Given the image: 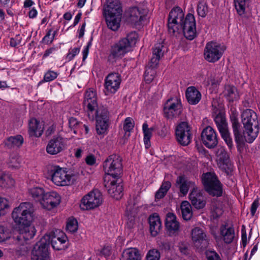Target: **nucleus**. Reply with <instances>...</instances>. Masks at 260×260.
<instances>
[{
	"label": "nucleus",
	"instance_id": "nucleus-28",
	"mask_svg": "<svg viewBox=\"0 0 260 260\" xmlns=\"http://www.w3.org/2000/svg\"><path fill=\"white\" fill-rule=\"evenodd\" d=\"M24 139L21 135L11 136L7 138L5 142V146L9 149H16L20 148L23 143Z\"/></svg>",
	"mask_w": 260,
	"mask_h": 260
},
{
	"label": "nucleus",
	"instance_id": "nucleus-13",
	"mask_svg": "<svg viewBox=\"0 0 260 260\" xmlns=\"http://www.w3.org/2000/svg\"><path fill=\"white\" fill-rule=\"evenodd\" d=\"M51 180L58 186H66L72 184L74 180V176L67 174V172L61 168L54 167L51 170Z\"/></svg>",
	"mask_w": 260,
	"mask_h": 260
},
{
	"label": "nucleus",
	"instance_id": "nucleus-8",
	"mask_svg": "<svg viewBox=\"0 0 260 260\" xmlns=\"http://www.w3.org/2000/svg\"><path fill=\"white\" fill-rule=\"evenodd\" d=\"M164 49V46L162 43H158L154 45L152 52L153 56L148 64L149 68L144 73V78L147 83L151 82L153 79V74L155 72L153 69L157 67L160 57L163 56L165 52Z\"/></svg>",
	"mask_w": 260,
	"mask_h": 260
},
{
	"label": "nucleus",
	"instance_id": "nucleus-25",
	"mask_svg": "<svg viewBox=\"0 0 260 260\" xmlns=\"http://www.w3.org/2000/svg\"><path fill=\"white\" fill-rule=\"evenodd\" d=\"M165 225L169 234H175L179 229V223L176 220V216L172 213H168L166 218Z\"/></svg>",
	"mask_w": 260,
	"mask_h": 260
},
{
	"label": "nucleus",
	"instance_id": "nucleus-61",
	"mask_svg": "<svg viewBox=\"0 0 260 260\" xmlns=\"http://www.w3.org/2000/svg\"><path fill=\"white\" fill-rule=\"evenodd\" d=\"M171 183L170 181H164L162 183L159 189H161V190L164 191L165 192L167 193L168 192V191L169 190V189H170V188L171 187Z\"/></svg>",
	"mask_w": 260,
	"mask_h": 260
},
{
	"label": "nucleus",
	"instance_id": "nucleus-26",
	"mask_svg": "<svg viewBox=\"0 0 260 260\" xmlns=\"http://www.w3.org/2000/svg\"><path fill=\"white\" fill-rule=\"evenodd\" d=\"M176 184L179 185L180 192L184 196L186 195L189 188H197L194 182L187 179L184 176H179L176 180Z\"/></svg>",
	"mask_w": 260,
	"mask_h": 260
},
{
	"label": "nucleus",
	"instance_id": "nucleus-22",
	"mask_svg": "<svg viewBox=\"0 0 260 260\" xmlns=\"http://www.w3.org/2000/svg\"><path fill=\"white\" fill-rule=\"evenodd\" d=\"M105 16L122 17V10L121 4L118 0H109L107 5L104 9Z\"/></svg>",
	"mask_w": 260,
	"mask_h": 260
},
{
	"label": "nucleus",
	"instance_id": "nucleus-15",
	"mask_svg": "<svg viewBox=\"0 0 260 260\" xmlns=\"http://www.w3.org/2000/svg\"><path fill=\"white\" fill-rule=\"evenodd\" d=\"M191 237L194 245L198 249L204 250L209 245V237L202 229L196 227L191 231Z\"/></svg>",
	"mask_w": 260,
	"mask_h": 260
},
{
	"label": "nucleus",
	"instance_id": "nucleus-29",
	"mask_svg": "<svg viewBox=\"0 0 260 260\" xmlns=\"http://www.w3.org/2000/svg\"><path fill=\"white\" fill-rule=\"evenodd\" d=\"M150 232L153 236H156L161 229V223L158 215H151L149 218Z\"/></svg>",
	"mask_w": 260,
	"mask_h": 260
},
{
	"label": "nucleus",
	"instance_id": "nucleus-56",
	"mask_svg": "<svg viewBox=\"0 0 260 260\" xmlns=\"http://www.w3.org/2000/svg\"><path fill=\"white\" fill-rule=\"evenodd\" d=\"M206 255L208 260H221L218 254L215 251H208Z\"/></svg>",
	"mask_w": 260,
	"mask_h": 260
},
{
	"label": "nucleus",
	"instance_id": "nucleus-60",
	"mask_svg": "<svg viewBox=\"0 0 260 260\" xmlns=\"http://www.w3.org/2000/svg\"><path fill=\"white\" fill-rule=\"evenodd\" d=\"M5 228L0 225V242H4L8 238L6 232Z\"/></svg>",
	"mask_w": 260,
	"mask_h": 260
},
{
	"label": "nucleus",
	"instance_id": "nucleus-42",
	"mask_svg": "<svg viewBox=\"0 0 260 260\" xmlns=\"http://www.w3.org/2000/svg\"><path fill=\"white\" fill-rule=\"evenodd\" d=\"M109 120L96 119V130L99 135L104 134L107 130Z\"/></svg>",
	"mask_w": 260,
	"mask_h": 260
},
{
	"label": "nucleus",
	"instance_id": "nucleus-44",
	"mask_svg": "<svg viewBox=\"0 0 260 260\" xmlns=\"http://www.w3.org/2000/svg\"><path fill=\"white\" fill-rule=\"evenodd\" d=\"M197 12L198 15L202 17H205L207 15L208 12V7L207 2L204 0H202L199 2Z\"/></svg>",
	"mask_w": 260,
	"mask_h": 260
},
{
	"label": "nucleus",
	"instance_id": "nucleus-48",
	"mask_svg": "<svg viewBox=\"0 0 260 260\" xmlns=\"http://www.w3.org/2000/svg\"><path fill=\"white\" fill-rule=\"evenodd\" d=\"M220 133L222 138L225 141L229 148L232 149L233 148V143L229 129Z\"/></svg>",
	"mask_w": 260,
	"mask_h": 260
},
{
	"label": "nucleus",
	"instance_id": "nucleus-2",
	"mask_svg": "<svg viewBox=\"0 0 260 260\" xmlns=\"http://www.w3.org/2000/svg\"><path fill=\"white\" fill-rule=\"evenodd\" d=\"M138 35L135 32H131L126 37L120 40L111 46L109 59L116 61L121 58L126 53L131 51L132 47L136 43Z\"/></svg>",
	"mask_w": 260,
	"mask_h": 260
},
{
	"label": "nucleus",
	"instance_id": "nucleus-39",
	"mask_svg": "<svg viewBox=\"0 0 260 260\" xmlns=\"http://www.w3.org/2000/svg\"><path fill=\"white\" fill-rule=\"evenodd\" d=\"M14 180L6 174H0V186L3 188L10 187L14 184Z\"/></svg>",
	"mask_w": 260,
	"mask_h": 260
},
{
	"label": "nucleus",
	"instance_id": "nucleus-20",
	"mask_svg": "<svg viewBox=\"0 0 260 260\" xmlns=\"http://www.w3.org/2000/svg\"><path fill=\"white\" fill-rule=\"evenodd\" d=\"M121 82V76L119 74H109L105 80V86L107 91L112 93H115L119 88Z\"/></svg>",
	"mask_w": 260,
	"mask_h": 260
},
{
	"label": "nucleus",
	"instance_id": "nucleus-21",
	"mask_svg": "<svg viewBox=\"0 0 260 260\" xmlns=\"http://www.w3.org/2000/svg\"><path fill=\"white\" fill-rule=\"evenodd\" d=\"M60 202V197L55 192L46 193L39 204L41 207L50 210L56 207Z\"/></svg>",
	"mask_w": 260,
	"mask_h": 260
},
{
	"label": "nucleus",
	"instance_id": "nucleus-33",
	"mask_svg": "<svg viewBox=\"0 0 260 260\" xmlns=\"http://www.w3.org/2000/svg\"><path fill=\"white\" fill-rule=\"evenodd\" d=\"M105 16L108 27L113 31H116L120 27L122 17Z\"/></svg>",
	"mask_w": 260,
	"mask_h": 260
},
{
	"label": "nucleus",
	"instance_id": "nucleus-40",
	"mask_svg": "<svg viewBox=\"0 0 260 260\" xmlns=\"http://www.w3.org/2000/svg\"><path fill=\"white\" fill-rule=\"evenodd\" d=\"M225 94L230 101L237 100L239 98V95L237 88L234 86L228 85L225 88Z\"/></svg>",
	"mask_w": 260,
	"mask_h": 260
},
{
	"label": "nucleus",
	"instance_id": "nucleus-10",
	"mask_svg": "<svg viewBox=\"0 0 260 260\" xmlns=\"http://www.w3.org/2000/svg\"><path fill=\"white\" fill-rule=\"evenodd\" d=\"M50 244V236L45 234L34 246V260H47Z\"/></svg>",
	"mask_w": 260,
	"mask_h": 260
},
{
	"label": "nucleus",
	"instance_id": "nucleus-27",
	"mask_svg": "<svg viewBox=\"0 0 260 260\" xmlns=\"http://www.w3.org/2000/svg\"><path fill=\"white\" fill-rule=\"evenodd\" d=\"M186 98L187 102L191 105L197 104L201 99V93L194 86H190L186 89Z\"/></svg>",
	"mask_w": 260,
	"mask_h": 260
},
{
	"label": "nucleus",
	"instance_id": "nucleus-53",
	"mask_svg": "<svg viewBox=\"0 0 260 260\" xmlns=\"http://www.w3.org/2000/svg\"><path fill=\"white\" fill-rule=\"evenodd\" d=\"M51 32L52 30L50 29L44 37L43 40L45 43L49 44L51 43L53 41L54 36L56 33V31H54L52 34H51Z\"/></svg>",
	"mask_w": 260,
	"mask_h": 260
},
{
	"label": "nucleus",
	"instance_id": "nucleus-3",
	"mask_svg": "<svg viewBox=\"0 0 260 260\" xmlns=\"http://www.w3.org/2000/svg\"><path fill=\"white\" fill-rule=\"evenodd\" d=\"M83 105L88 112L92 113L95 110L96 119L109 120V112L103 106H98L95 91L92 88L88 89L85 93Z\"/></svg>",
	"mask_w": 260,
	"mask_h": 260
},
{
	"label": "nucleus",
	"instance_id": "nucleus-23",
	"mask_svg": "<svg viewBox=\"0 0 260 260\" xmlns=\"http://www.w3.org/2000/svg\"><path fill=\"white\" fill-rule=\"evenodd\" d=\"M64 147V142L63 138L60 136L54 137L49 141L46 151L49 154L54 155L61 152Z\"/></svg>",
	"mask_w": 260,
	"mask_h": 260
},
{
	"label": "nucleus",
	"instance_id": "nucleus-57",
	"mask_svg": "<svg viewBox=\"0 0 260 260\" xmlns=\"http://www.w3.org/2000/svg\"><path fill=\"white\" fill-rule=\"evenodd\" d=\"M21 38L20 35L16 36L14 38H11L10 40V45L12 47H16L20 44Z\"/></svg>",
	"mask_w": 260,
	"mask_h": 260
},
{
	"label": "nucleus",
	"instance_id": "nucleus-7",
	"mask_svg": "<svg viewBox=\"0 0 260 260\" xmlns=\"http://www.w3.org/2000/svg\"><path fill=\"white\" fill-rule=\"evenodd\" d=\"M202 181L206 190L210 195L216 197L222 196V184L214 173L208 172L204 174Z\"/></svg>",
	"mask_w": 260,
	"mask_h": 260
},
{
	"label": "nucleus",
	"instance_id": "nucleus-5",
	"mask_svg": "<svg viewBox=\"0 0 260 260\" xmlns=\"http://www.w3.org/2000/svg\"><path fill=\"white\" fill-rule=\"evenodd\" d=\"M242 122L246 133H249L250 138L246 140L251 143L257 137L259 132L258 122L256 114L251 109L244 110L241 114Z\"/></svg>",
	"mask_w": 260,
	"mask_h": 260
},
{
	"label": "nucleus",
	"instance_id": "nucleus-49",
	"mask_svg": "<svg viewBox=\"0 0 260 260\" xmlns=\"http://www.w3.org/2000/svg\"><path fill=\"white\" fill-rule=\"evenodd\" d=\"M234 3L238 13L240 15L244 14L245 9V0H234Z\"/></svg>",
	"mask_w": 260,
	"mask_h": 260
},
{
	"label": "nucleus",
	"instance_id": "nucleus-35",
	"mask_svg": "<svg viewBox=\"0 0 260 260\" xmlns=\"http://www.w3.org/2000/svg\"><path fill=\"white\" fill-rule=\"evenodd\" d=\"M181 210L183 218L189 220L192 216V207L188 201H184L181 204Z\"/></svg>",
	"mask_w": 260,
	"mask_h": 260
},
{
	"label": "nucleus",
	"instance_id": "nucleus-37",
	"mask_svg": "<svg viewBox=\"0 0 260 260\" xmlns=\"http://www.w3.org/2000/svg\"><path fill=\"white\" fill-rule=\"evenodd\" d=\"M16 1L17 0H0V3L3 7L6 8L7 14L13 16L16 10Z\"/></svg>",
	"mask_w": 260,
	"mask_h": 260
},
{
	"label": "nucleus",
	"instance_id": "nucleus-6",
	"mask_svg": "<svg viewBox=\"0 0 260 260\" xmlns=\"http://www.w3.org/2000/svg\"><path fill=\"white\" fill-rule=\"evenodd\" d=\"M103 170L105 173V176L108 178L115 179L121 178L123 172L122 159L116 154L109 156L103 164Z\"/></svg>",
	"mask_w": 260,
	"mask_h": 260
},
{
	"label": "nucleus",
	"instance_id": "nucleus-62",
	"mask_svg": "<svg viewBox=\"0 0 260 260\" xmlns=\"http://www.w3.org/2000/svg\"><path fill=\"white\" fill-rule=\"evenodd\" d=\"M222 210L219 208H215L212 212V215L213 218H217L219 217L222 214Z\"/></svg>",
	"mask_w": 260,
	"mask_h": 260
},
{
	"label": "nucleus",
	"instance_id": "nucleus-1",
	"mask_svg": "<svg viewBox=\"0 0 260 260\" xmlns=\"http://www.w3.org/2000/svg\"><path fill=\"white\" fill-rule=\"evenodd\" d=\"M184 15L179 7L174 8L171 11L168 17V31L171 35L175 36L182 31L187 39L192 40L196 36L194 17L189 13L184 20Z\"/></svg>",
	"mask_w": 260,
	"mask_h": 260
},
{
	"label": "nucleus",
	"instance_id": "nucleus-47",
	"mask_svg": "<svg viewBox=\"0 0 260 260\" xmlns=\"http://www.w3.org/2000/svg\"><path fill=\"white\" fill-rule=\"evenodd\" d=\"M44 123L35 119V125L34 126V136L40 137L44 132Z\"/></svg>",
	"mask_w": 260,
	"mask_h": 260
},
{
	"label": "nucleus",
	"instance_id": "nucleus-36",
	"mask_svg": "<svg viewBox=\"0 0 260 260\" xmlns=\"http://www.w3.org/2000/svg\"><path fill=\"white\" fill-rule=\"evenodd\" d=\"M142 128L144 133V142L145 147L148 148L150 146V138L152 137V133L154 128L153 127L148 128L147 123H143Z\"/></svg>",
	"mask_w": 260,
	"mask_h": 260
},
{
	"label": "nucleus",
	"instance_id": "nucleus-52",
	"mask_svg": "<svg viewBox=\"0 0 260 260\" xmlns=\"http://www.w3.org/2000/svg\"><path fill=\"white\" fill-rule=\"evenodd\" d=\"M20 160L18 155L16 154L11 155L9 160L10 167L18 168L19 167Z\"/></svg>",
	"mask_w": 260,
	"mask_h": 260
},
{
	"label": "nucleus",
	"instance_id": "nucleus-11",
	"mask_svg": "<svg viewBox=\"0 0 260 260\" xmlns=\"http://www.w3.org/2000/svg\"><path fill=\"white\" fill-rule=\"evenodd\" d=\"M108 178V176L104 178V184L109 194L112 198L118 200L123 195V185L121 178L114 179Z\"/></svg>",
	"mask_w": 260,
	"mask_h": 260
},
{
	"label": "nucleus",
	"instance_id": "nucleus-46",
	"mask_svg": "<svg viewBox=\"0 0 260 260\" xmlns=\"http://www.w3.org/2000/svg\"><path fill=\"white\" fill-rule=\"evenodd\" d=\"M9 208V201L5 198L0 197V216L5 215Z\"/></svg>",
	"mask_w": 260,
	"mask_h": 260
},
{
	"label": "nucleus",
	"instance_id": "nucleus-64",
	"mask_svg": "<svg viewBox=\"0 0 260 260\" xmlns=\"http://www.w3.org/2000/svg\"><path fill=\"white\" fill-rule=\"evenodd\" d=\"M168 133V128L166 125H164L158 132V134L161 137H165Z\"/></svg>",
	"mask_w": 260,
	"mask_h": 260
},
{
	"label": "nucleus",
	"instance_id": "nucleus-51",
	"mask_svg": "<svg viewBox=\"0 0 260 260\" xmlns=\"http://www.w3.org/2000/svg\"><path fill=\"white\" fill-rule=\"evenodd\" d=\"M66 229L70 233L76 232L78 229L77 221L75 219L69 220L67 222Z\"/></svg>",
	"mask_w": 260,
	"mask_h": 260
},
{
	"label": "nucleus",
	"instance_id": "nucleus-58",
	"mask_svg": "<svg viewBox=\"0 0 260 260\" xmlns=\"http://www.w3.org/2000/svg\"><path fill=\"white\" fill-rule=\"evenodd\" d=\"M259 200H258V199H256L253 201V202L252 203V204L251 205V208H250V212H251V214L252 216L254 215V214L256 212V211L258 207L259 206Z\"/></svg>",
	"mask_w": 260,
	"mask_h": 260
},
{
	"label": "nucleus",
	"instance_id": "nucleus-19",
	"mask_svg": "<svg viewBox=\"0 0 260 260\" xmlns=\"http://www.w3.org/2000/svg\"><path fill=\"white\" fill-rule=\"evenodd\" d=\"M48 235L50 236V243L54 250H60L64 249V244L67 239V237L62 232L55 230L52 231Z\"/></svg>",
	"mask_w": 260,
	"mask_h": 260
},
{
	"label": "nucleus",
	"instance_id": "nucleus-50",
	"mask_svg": "<svg viewBox=\"0 0 260 260\" xmlns=\"http://www.w3.org/2000/svg\"><path fill=\"white\" fill-rule=\"evenodd\" d=\"M160 257L158 250L153 249L150 250L146 256V260H159Z\"/></svg>",
	"mask_w": 260,
	"mask_h": 260
},
{
	"label": "nucleus",
	"instance_id": "nucleus-17",
	"mask_svg": "<svg viewBox=\"0 0 260 260\" xmlns=\"http://www.w3.org/2000/svg\"><path fill=\"white\" fill-rule=\"evenodd\" d=\"M223 54L220 46L213 42L208 43L204 49L205 58L209 62H215L218 60Z\"/></svg>",
	"mask_w": 260,
	"mask_h": 260
},
{
	"label": "nucleus",
	"instance_id": "nucleus-59",
	"mask_svg": "<svg viewBox=\"0 0 260 260\" xmlns=\"http://www.w3.org/2000/svg\"><path fill=\"white\" fill-rule=\"evenodd\" d=\"M79 124L80 122L75 118L71 117L69 120V127L71 129L76 128Z\"/></svg>",
	"mask_w": 260,
	"mask_h": 260
},
{
	"label": "nucleus",
	"instance_id": "nucleus-18",
	"mask_svg": "<svg viewBox=\"0 0 260 260\" xmlns=\"http://www.w3.org/2000/svg\"><path fill=\"white\" fill-rule=\"evenodd\" d=\"M201 139L204 145L210 149L216 147L218 142L216 132L210 126L203 129L201 133Z\"/></svg>",
	"mask_w": 260,
	"mask_h": 260
},
{
	"label": "nucleus",
	"instance_id": "nucleus-24",
	"mask_svg": "<svg viewBox=\"0 0 260 260\" xmlns=\"http://www.w3.org/2000/svg\"><path fill=\"white\" fill-rule=\"evenodd\" d=\"M189 199L191 205L197 209L204 208L206 205V201L201 192L199 191L197 188L192 189L189 194Z\"/></svg>",
	"mask_w": 260,
	"mask_h": 260
},
{
	"label": "nucleus",
	"instance_id": "nucleus-30",
	"mask_svg": "<svg viewBox=\"0 0 260 260\" xmlns=\"http://www.w3.org/2000/svg\"><path fill=\"white\" fill-rule=\"evenodd\" d=\"M120 260H141V256L137 248H129L123 251Z\"/></svg>",
	"mask_w": 260,
	"mask_h": 260
},
{
	"label": "nucleus",
	"instance_id": "nucleus-41",
	"mask_svg": "<svg viewBox=\"0 0 260 260\" xmlns=\"http://www.w3.org/2000/svg\"><path fill=\"white\" fill-rule=\"evenodd\" d=\"M45 194V190L43 187L34 186V202L39 204Z\"/></svg>",
	"mask_w": 260,
	"mask_h": 260
},
{
	"label": "nucleus",
	"instance_id": "nucleus-54",
	"mask_svg": "<svg viewBox=\"0 0 260 260\" xmlns=\"http://www.w3.org/2000/svg\"><path fill=\"white\" fill-rule=\"evenodd\" d=\"M57 76L56 72L53 71H48L47 72L44 77V80L46 82H49L55 79Z\"/></svg>",
	"mask_w": 260,
	"mask_h": 260
},
{
	"label": "nucleus",
	"instance_id": "nucleus-12",
	"mask_svg": "<svg viewBox=\"0 0 260 260\" xmlns=\"http://www.w3.org/2000/svg\"><path fill=\"white\" fill-rule=\"evenodd\" d=\"M102 201V196L100 191L94 189L82 198L80 207L83 210L93 209L101 205Z\"/></svg>",
	"mask_w": 260,
	"mask_h": 260
},
{
	"label": "nucleus",
	"instance_id": "nucleus-4",
	"mask_svg": "<svg viewBox=\"0 0 260 260\" xmlns=\"http://www.w3.org/2000/svg\"><path fill=\"white\" fill-rule=\"evenodd\" d=\"M12 217L16 224L23 228L30 226L32 221V204L23 202L14 209Z\"/></svg>",
	"mask_w": 260,
	"mask_h": 260
},
{
	"label": "nucleus",
	"instance_id": "nucleus-43",
	"mask_svg": "<svg viewBox=\"0 0 260 260\" xmlns=\"http://www.w3.org/2000/svg\"><path fill=\"white\" fill-rule=\"evenodd\" d=\"M32 238V234L29 231L26 230L22 231L19 235L17 237V240L19 241H21L22 240H24V242L22 244H27L31 243V240Z\"/></svg>",
	"mask_w": 260,
	"mask_h": 260
},
{
	"label": "nucleus",
	"instance_id": "nucleus-16",
	"mask_svg": "<svg viewBox=\"0 0 260 260\" xmlns=\"http://www.w3.org/2000/svg\"><path fill=\"white\" fill-rule=\"evenodd\" d=\"M164 112L165 116L168 119L178 117L182 112L180 100L177 98L168 100L165 104Z\"/></svg>",
	"mask_w": 260,
	"mask_h": 260
},
{
	"label": "nucleus",
	"instance_id": "nucleus-45",
	"mask_svg": "<svg viewBox=\"0 0 260 260\" xmlns=\"http://www.w3.org/2000/svg\"><path fill=\"white\" fill-rule=\"evenodd\" d=\"M134 121L131 117H127L124 120L123 124V129L125 131V136L129 137L130 136V132L134 127Z\"/></svg>",
	"mask_w": 260,
	"mask_h": 260
},
{
	"label": "nucleus",
	"instance_id": "nucleus-14",
	"mask_svg": "<svg viewBox=\"0 0 260 260\" xmlns=\"http://www.w3.org/2000/svg\"><path fill=\"white\" fill-rule=\"evenodd\" d=\"M176 139L178 143L182 146H187L191 142L190 127L186 122H181L176 127Z\"/></svg>",
	"mask_w": 260,
	"mask_h": 260
},
{
	"label": "nucleus",
	"instance_id": "nucleus-63",
	"mask_svg": "<svg viewBox=\"0 0 260 260\" xmlns=\"http://www.w3.org/2000/svg\"><path fill=\"white\" fill-rule=\"evenodd\" d=\"M87 164L92 166L95 162V158L93 155H90L86 157L85 159Z\"/></svg>",
	"mask_w": 260,
	"mask_h": 260
},
{
	"label": "nucleus",
	"instance_id": "nucleus-9",
	"mask_svg": "<svg viewBox=\"0 0 260 260\" xmlns=\"http://www.w3.org/2000/svg\"><path fill=\"white\" fill-rule=\"evenodd\" d=\"M230 119L232 122L237 150L239 152H241L243 150L245 142L248 143L246 140L250 138V135L249 133H246L247 135L243 136L241 134L240 131V124L238 121V114L236 110L231 111Z\"/></svg>",
	"mask_w": 260,
	"mask_h": 260
},
{
	"label": "nucleus",
	"instance_id": "nucleus-55",
	"mask_svg": "<svg viewBox=\"0 0 260 260\" xmlns=\"http://www.w3.org/2000/svg\"><path fill=\"white\" fill-rule=\"evenodd\" d=\"M80 48H74L71 51H70L67 55V59L68 61H70L73 59V58L79 53Z\"/></svg>",
	"mask_w": 260,
	"mask_h": 260
},
{
	"label": "nucleus",
	"instance_id": "nucleus-38",
	"mask_svg": "<svg viewBox=\"0 0 260 260\" xmlns=\"http://www.w3.org/2000/svg\"><path fill=\"white\" fill-rule=\"evenodd\" d=\"M143 16L137 7L132 8L130 11L129 20L133 23H137L143 20Z\"/></svg>",
	"mask_w": 260,
	"mask_h": 260
},
{
	"label": "nucleus",
	"instance_id": "nucleus-32",
	"mask_svg": "<svg viewBox=\"0 0 260 260\" xmlns=\"http://www.w3.org/2000/svg\"><path fill=\"white\" fill-rule=\"evenodd\" d=\"M214 120L219 133H221L229 129L228 122L226 120L225 116L221 113L219 112L214 117Z\"/></svg>",
	"mask_w": 260,
	"mask_h": 260
},
{
	"label": "nucleus",
	"instance_id": "nucleus-34",
	"mask_svg": "<svg viewBox=\"0 0 260 260\" xmlns=\"http://www.w3.org/2000/svg\"><path fill=\"white\" fill-rule=\"evenodd\" d=\"M216 155L219 163L222 164L223 166L229 165V156L223 147L220 146L217 148L216 150Z\"/></svg>",
	"mask_w": 260,
	"mask_h": 260
},
{
	"label": "nucleus",
	"instance_id": "nucleus-31",
	"mask_svg": "<svg viewBox=\"0 0 260 260\" xmlns=\"http://www.w3.org/2000/svg\"><path fill=\"white\" fill-rule=\"evenodd\" d=\"M220 235L222 236L225 243H231L234 238V230L232 228H226L225 225H222L220 229Z\"/></svg>",
	"mask_w": 260,
	"mask_h": 260
}]
</instances>
